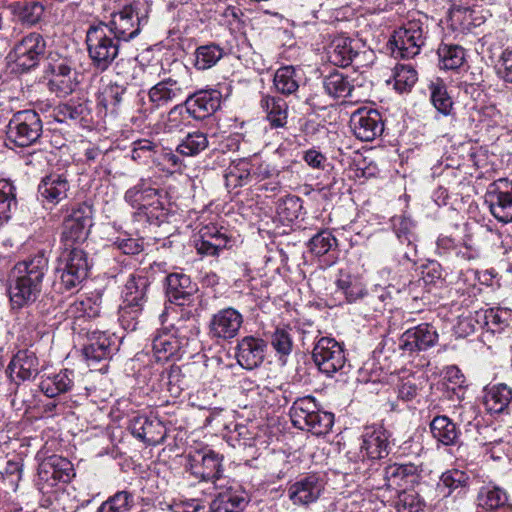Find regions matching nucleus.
<instances>
[{"label": "nucleus", "instance_id": "11", "mask_svg": "<svg viewBox=\"0 0 512 512\" xmlns=\"http://www.w3.org/2000/svg\"><path fill=\"white\" fill-rule=\"evenodd\" d=\"M43 132L40 115L31 109L17 111L7 125V139L18 147L36 143Z\"/></svg>", "mask_w": 512, "mask_h": 512}, {"label": "nucleus", "instance_id": "24", "mask_svg": "<svg viewBox=\"0 0 512 512\" xmlns=\"http://www.w3.org/2000/svg\"><path fill=\"white\" fill-rule=\"evenodd\" d=\"M437 340L438 333L436 329L428 323H422L406 330L400 336L398 346L403 352L412 354L433 347Z\"/></svg>", "mask_w": 512, "mask_h": 512}, {"label": "nucleus", "instance_id": "57", "mask_svg": "<svg viewBox=\"0 0 512 512\" xmlns=\"http://www.w3.org/2000/svg\"><path fill=\"white\" fill-rule=\"evenodd\" d=\"M425 503L418 493L412 488L397 492L394 508L397 512H420Z\"/></svg>", "mask_w": 512, "mask_h": 512}, {"label": "nucleus", "instance_id": "51", "mask_svg": "<svg viewBox=\"0 0 512 512\" xmlns=\"http://www.w3.org/2000/svg\"><path fill=\"white\" fill-rule=\"evenodd\" d=\"M270 344L281 360L293 350L292 329L289 326H278L270 335Z\"/></svg>", "mask_w": 512, "mask_h": 512}, {"label": "nucleus", "instance_id": "64", "mask_svg": "<svg viewBox=\"0 0 512 512\" xmlns=\"http://www.w3.org/2000/svg\"><path fill=\"white\" fill-rule=\"evenodd\" d=\"M494 67L500 79L512 84V48H506L500 52Z\"/></svg>", "mask_w": 512, "mask_h": 512}, {"label": "nucleus", "instance_id": "63", "mask_svg": "<svg viewBox=\"0 0 512 512\" xmlns=\"http://www.w3.org/2000/svg\"><path fill=\"white\" fill-rule=\"evenodd\" d=\"M444 380L447 382V390H451L457 399L464 395L465 376L456 366H449L445 370Z\"/></svg>", "mask_w": 512, "mask_h": 512}, {"label": "nucleus", "instance_id": "33", "mask_svg": "<svg viewBox=\"0 0 512 512\" xmlns=\"http://www.w3.org/2000/svg\"><path fill=\"white\" fill-rule=\"evenodd\" d=\"M54 117L60 123L73 121L82 126H87L92 121L91 109L86 101H69L60 104L54 109Z\"/></svg>", "mask_w": 512, "mask_h": 512}, {"label": "nucleus", "instance_id": "2", "mask_svg": "<svg viewBox=\"0 0 512 512\" xmlns=\"http://www.w3.org/2000/svg\"><path fill=\"white\" fill-rule=\"evenodd\" d=\"M47 271L48 258L44 253L14 265L7 280V292L13 310L28 307L38 299Z\"/></svg>", "mask_w": 512, "mask_h": 512}, {"label": "nucleus", "instance_id": "39", "mask_svg": "<svg viewBox=\"0 0 512 512\" xmlns=\"http://www.w3.org/2000/svg\"><path fill=\"white\" fill-rule=\"evenodd\" d=\"M9 9L22 24L28 26L38 24L45 12L44 5L39 1H16L9 5Z\"/></svg>", "mask_w": 512, "mask_h": 512}, {"label": "nucleus", "instance_id": "45", "mask_svg": "<svg viewBox=\"0 0 512 512\" xmlns=\"http://www.w3.org/2000/svg\"><path fill=\"white\" fill-rule=\"evenodd\" d=\"M300 80V73L295 67L283 66L275 72L273 82L279 93L288 96L298 91Z\"/></svg>", "mask_w": 512, "mask_h": 512}, {"label": "nucleus", "instance_id": "28", "mask_svg": "<svg viewBox=\"0 0 512 512\" xmlns=\"http://www.w3.org/2000/svg\"><path fill=\"white\" fill-rule=\"evenodd\" d=\"M129 429L133 436L149 446L162 444L166 438V428L157 418L135 416L130 420Z\"/></svg>", "mask_w": 512, "mask_h": 512}, {"label": "nucleus", "instance_id": "30", "mask_svg": "<svg viewBox=\"0 0 512 512\" xmlns=\"http://www.w3.org/2000/svg\"><path fill=\"white\" fill-rule=\"evenodd\" d=\"M210 503L209 512H244L249 503L247 493L238 485H227Z\"/></svg>", "mask_w": 512, "mask_h": 512}, {"label": "nucleus", "instance_id": "5", "mask_svg": "<svg viewBox=\"0 0 512 512\" xmlns=\"http://www.w3.org/2000/svg\"><path fill=\"white\" fill-rule=\"evenodd\" d=\"M85 44L92 67L101 73L118 57L121 45L102 21L87 28Z\"/></svg>", "mask_w": 512, "mask_h": 512}, {"label": "nucleus", "instance_id": "4", "mask_svg": "<svg viewBox=\"0 0 512 512\" xmlns=\"http://www.w3.org/2000/svg\"><path fill=\"white\" fill-rule=\"evenodd\" d=\"M199 328L193 317L180 318L170 327L158 330L152 338V351L157 361H167L180 357L182 348L188 345L189 339L198 334Z\"/></svg>", "mask_w": 512, "mask_h": 512}, {"label": "nucleus", "instance_id": "59", "mask_svg": "<svg viewBox=\"0 0 512 512\" xmlns=\"http://www.w3.org/2000/svg\"><path fill=\"white\" fill-rule=\"evenodd\" d=\"M310 251L316 256H322L338 246L337 239L331 231L323 229L309 240Z\"/></svg>", "mask_w": 512, "mask_h": 512}, {"label": "nucleus", "instance_id": "8", "mask_svg": "<svg viewBox=\"0 0 512 512\" xmlns=\"http://www.w3.org/2000/svg\"><path fill=\"white\" fill-rule=\"evenodd\" d=\"M293 425L314 435H326L334 424V414L319 408L312 396L298 398L289 411Z\"/></svg>", "mask_w": 512, "mask_h": 512}, {"label": "nucleus", "instance_id": "58", "mask_svg": "<svg viewBox=\"0 0 512 512\" xmlns=\"http://www.w3.org/2000/svg\"><path fill=\"white\" fill-rule=\"evenodd\" d=\"M417 79V72L411 65L398 64L394 68V88L400 93L410 91Z\"/></svg>", "mask_w": 512, "mask_h": 512}, {"label": "nucleus", "instance_id": "53", "mask_svg": "<svg viewBox=\"0 0 512 512\" xmlns=\"http://www.w3.org/2000/svg\"><path fill=\"white\" fill-rule=\"evenodd\" d=\"M158 154V145L148 139H139L132 143L130 157L138 164L147 165L155 163Z\"/></svg>", "mask_w": 512, "mask_h": 512}, {"label": "nucleus", "instance_id": "3", "mask_svg": "<svg viewBox=\"0 0 512 512\" xmlns=\"http://www.w3.org/2000/svg\"><path fill=\"white\" fill-rule=\"evenodd\" d=\"M149 280L143 273L129 274L121 291L119 306V322L126 331L133 332L138 328L147 303Z\"/></svg>", "mask_w": 512, "mask_h": 512}, {"label": "nucleus", "instance_id": "62", "mask_svg": "<svg viewBox=\"0 0 512 512\" xmlns=\"http://www.w3.org/2000/svg\"><path fill=\"white\" fill-rule=\"evenodd\" d=\"M128 98V88L124 84L111 83L104 92L103 101L116 111Z\"/></svg>", "mask_w": 512, "mask_h": 512}, {"label": "nucleus", "instance_id": "60", "mask_svg": "<svg viewBox=\"0 0 512 512\" xmlns=\"http://www.w3.org/2000/svg\"><path fill=\"white\" fill-rule=\"evenodd\" d=\"M67 313L70 317L75 319L80 318H96L100 314V307L92 301L91 298L83 300H76L70 304L67 309Z\"/></svg>", "mask_w": 512, "mask_h": 512}, {"label": "nucleus", "instance_id": "13", "mask_svg": "<svg viewBox=\"0 0 512 512\" xmlns=\"http://www.w3.org/2000/svg\"><path fill=\"white\" fill-rule=\"evenodd\" d=\"M48 60V71L51 73L49 90L58 97H65L75 91L79 85L80 74L75 68L74 61L58 53H50Z\"/></svg>", "mask_w": 512, "mask_h": 512}, {"label": "nucleus", "instance_id": "40", "mask_svg": "<svg viewBox=\"0 0 512 512\" xmlns=\"http://www.w3.org/2000/svg\"><path fill=\"white\" fill-rule=\"evenodd\" d=\"M323 88L333 98L354 97V85L346 75L337 70L324 76Z\"/></svg>", "mask_w": 512, "mask_h": 512}, {"label": "nucleus", "instance_id": "10", "mask_svg": "<svg viewBox=\"0 0 512 512\" xmlns=\"http://www.w3.org/2000/svg\"><path fill=\"white\" fill-rule=\"evenodd\" d=\"M161 192L150 178H141L127 189L124 200L136 209L139 215H144L148 221H159L166 216Z\"/></svg>", "mask_w": 512, "mask_h": 512}, {"label": "nucleus", "instance_id": "56", "mask_svg": "<svg viewBox=\"0 0 512 512\" xmlns=\"http://www.w3.org/2000/svg\"><path fill=\"white\" fill-rule=\"evenodd\" d=\"M134 505V496L126 490L118 491L104 501L97 512H128Z\"/></svg>", "mask_w": 512, "mask_h": 512}, {"label": "nucleus", "instance_id": "1", "mask_svg": "<svg viewBox=\"0 0 512 512\" xmlns=\"http://www.w3.org/2000/svg\"><path fill=\"white\" fill-rule=\"evenodd\" d=\"M93 208L87 202L77 204L65 217L60 235L62 251L57 272L64 291L78 290L88 277L90 263L80 245L87 239L92 226Z\"/></svg>", "mask_w": 512, "mask_h": 512}, {"label": "nucleus", "instance_id": "35", "mask_svg": "<svg viewBox=\"0 0 512 512\" xmlns=\"http://www.w3.org/2000/svg\"><path fill=\"white\" fill-rule=\"evenodd\" d=\"M266 119L272 128L284 127L288 118V104L279 96L264 95L260 101Z\"/></svg>", "mask_w": 512, "mask_h": 512}, {"label": "nucleus", "instance_id": "54", "mask_svg": "<svg viewBox=\"0 0 512 512\" xmlns=\"http://www.w3.org/2000/svg\"><path fill=\"white\" fill-rule=\"evenodd\" d=\"M303 201L296 195H288L277 203V214L283 221L294 222L302 215Z\"/></svg>", "mask_w": 512, "mask_h": 512}, {"label": "nucleus", "instance_id": "31", "mask_svg": "<svg viewBox=\"0 0 512 512\" xmlns=\"http://www.w3.org/2000/svg\"><path fill=\"white\" fill-rule=\"evenodd\" d=\"M353 43L354 40L343 35L333 37L325 48L328 61L338 67L350 65L358 54Z\"/></svg>", "mask_w": 512, "mask_h": 512}, {"label": "nucleus", "instance_id": "43", "mask_svg": "<svg viewBox=\"0 0 512 512\" xmlns=\"http://www.w3.org/2000/svg\"><path fill=\"white\" fill-rule=\"evenodd\" d=\"M224 49L217 43L210 42L200 45L194 52V67L205 71L214 67L224 56Z\"/></svg>", "mask_w": 512, "mask_h": 512}, {"label": "nucleus", "instance_id": "52", "mask_svg": "<svg viewBox=\"0 0 512 512\" xmlns=\"http://www.w3.org/2000/svg\"><path fill=\"white\" fill-rule=\"evenodd\" d=\"M365 291L362 283L350 275H342L336 281V293L342 294L348 303L362 300Z\"/></svg>", "mask_w": 512, "mask_h": 512}, {"label": "nucleus", "instance_id": "22", "mask_svg": "<svg viewBox=\"0 0 512 512\" xmlns=\"http://www.w3.org/2000/svg\"><path fill=\"white\" fill-rule=\"evenodd\" d=\"M118 350L117 337L105 331H91L83 346V355L89 365L108 360Z\"/></svg>", "mask_w": 512, "mask_h": 512}, {"label": "nucleus", "instance_id": "18", "mask_svg": "<svg viewBox=\"0 0 512 512\" xmlns=\"http://www.w3.org/2000/svg\"><path fill=\"white\" fill-rule=\"evenodd\" d=\"M243 322V315L237 309L233 307L220 309L210 318L209 336L217 342L230 341L238 335Z\"/></svg>", "mask_w": 512, "mask_h": 512}, {"label": "nucleus", "instance_id": "12", "mask_svg": "<svg viewBox=\"0 0 512 512\" xmlns=\"http://www.w3.org/2000/svg\"><path fill=\"white\" fill-rule=\"evenodd\" d=\"M46 53V41L44 37L31 32L15 43L8 54L9 60L14 64L17 72H28L35 69Z\"/></svg>", "mask_w": 512, "mask_h": 512}, {"label": "nucleus", "instance_id": "27", "mask_svg": "<svg viewBox=\"0 0 512 512\" xmlns=\"http://www.w3.org/2000/svg\"><path fill=\"white\" fill-rule=\"evenodd\" d=\"M39 478L53 487L58 483H68L75 476L72 463L58 455L43 460L38 467Z\"/></svg>", "mask_w": 512, "mask_h": 512}, {"label": "nucleus", "instance_id": "49", "mask_svg": "<svg viewBox=\"0 0 512 512\" xmlns=\"http://www.w3.org/2000/svg\"><path fill=\"white\" fill-rule=\"evenodd\" d=\"M209 141L206 133L199 130L188 133L177 145L176 152L184 157H195L206 150Z\"/></svg>", "mask_w": 512, "mask_h": 512}, {"label": "nucleus", "instance_id": "20", "mask_svg": "<svg viewBox=\"0 0 512 512\" xmlns=\"http://www.w3.org/2000/svg\"><path fill=\"white\" fill-rule=\"evenodd\" d=\"M187 89L184 81L169 76L149 89L148 100L153 109H161L182 100L186 96Z\"/></svg>", "mask_w": 512, "mask_h": 512}, {"label": "nucleus", "instance_id": "44", "mask_svg": "<svg viewBox=\"0 0 512 512\" xmlns=\"http://www.w3.org/2000/svg\"><path fill=\"white\" fill-rule=\"evenodd\" d=\"M227 237L215 227H206L201 234V239L196 242L198 253L215 256L226 247Z\"/></svg>", "mask_w": 512, "mask_h": 512}, {"label": "nucleus", "instance_id": "23", "mask_svg": "<svg viewBox=\"0 0 512 512\" xmlns=\"http://www.w3.org/2000/svg\"><path fill=\"white\" fill-rule=\"evenodd\" d=\"M222 94L216 89L199 90L184 100L187 114L195 120H204L214 114L221 105Z\"/></svg>", "mask_w": 512, "mask_h": 512}, {"label": "nucleus", "instance_id": "34", "mask_svg": "<svg viewBox=\"0 0 512 512\" xmlns=\"http://www.w3.org/2000/svg\"><path fill=\"white\" fill-rule=\"evenodd\" d=\"M8 369L21 380H29L38 374L39 360L33 351L20 350L10 361Z\"/></svg>", "mask_w": 512, "mask_h": 512}, {"label": "nucleus", "instance_id": "21", "mask_svg": "<svg viewBox=\"0 0 512 512\" xmlns=\"http://www.w3.org/2000/svg\"><path fill=\"white\" fill-rule=\"evenodd\" d=\"M325 483L318 474H307L290 484L287 490L288 497L294 505L308 506L316 502L324 491Z\"/></svg>", "mask_w": 512, "mask_h": 512}, {"label": "nucleus", "instance_id": "15", "mask_svg": "<svg viewBox=\"0 0 512 512\" xmlns=\"http://www.w3.org/2000/svg\"><path fill=\"white\" fill-rule=\"evenodd\" d=\"M425 43V32L420 21H409L394 31L390 40L394 57L413 58Z\"/></svg>", "mask_w": 512, "mask_h": 512}, {"label": "nucleus", "instance_id": "50", "mask_svg": "<svg viewBox=\"0 0 512 512\" xmlns=\"http://www.w3.org/2000/svg\"><path fill=\"white\" fill-rule=\"evenodd\" d=\"M17 205L16 187L10 180L0 179V221L8 222Z\"/></svg>", "mask_w": 512, "mask_h": 512}, {"label": "nucleus", "instance_id": "29", "mask_svg": "<svg viewBox=\"0 0 512 512\" xmlns=\"http://www.w3.org/2000/svg\"><path fill=\"white\" fill-rule=\"evenodd\" d=\"M70 188L66 173L52 172L41 179L38 193L43 201L56 205L67 198Z\"/></svg>", "mask_w": 512, "mask_h": 512}, {"label": "nucleus", "instance_id": "14", "mask_svg": "<svg viewBox=\"0 0 512 512\" xmlns=\"http://www.w3.org/2000/svg\"><path fill=\"white\" fill-rule=\"evenodd\" d=\"M312 359L321 373L332 377L345 366L344 346L334 338L321 337L313 347Z\"/></svg>", "mask_w": 512, "mask_h": 512}, {"label": "nucleus", "instance_id": "6", "mask_svg": "<svg viewBox=\"0 0 512 512\" xmlns=\"http://www.w3.org/2000/svg\"><path fill=\"white\" fill-rule=\"evenodd\" d=\"M419 466L413 463H393L369 473L368 481L373 489L389 490L396 493L413 488L421 480Z\"/></svg>", "mask_w": 512, "mask_h": 512}, {"label": "nucleus", "instance_id": "25", "mask_svg": "<svg viewBox=\"0 0 512 512\" xmlns=\"http://www.w3.org/2000/svg\"><path fill=\"white\" fill-rule=\"evenodd\" d=\"M166 293L171 303L190 306L196 300L198 286L184 273H171L166 276Z\"/></svg>", "mask_w": 512, "mask_h": 512}, {"label": "nucleus", "instance_id": "61", "mask_svg": "<svg viewBox=\"0 0 512 512\" xmlns=\"http://www.w3.org/2000/svg\"><path fill=\"white\" fill-rule=\"evenodd\" d=\"M485 314L483 310H477L474 312H470L466 316L460 317L458 321V330L461 335L467 336L471 333L478 331L479 329H484L485 324Z\"/></svg>", "mask_w": 512, "mask_h": 512}, {"label": "nucleus", "instance_id": "36", "mask_svg": "<svg viewBox=\"0 0 512 512\" xmlns=\"http://www.w3.org/2000/svg\"><path fill=\"white\" fill-rule=\"evenodd\" d=\"M511 401L512 389L506 384H497L484 391L483 404L491 414L504 412Z\"/></svg>", "mask_w": 512, "mask_h": 512}, {"label": "nucleus", "instance_id": "41", "mask_svg": "<svg viewBox=\"0 0 512 512\" xmlns=\"http://www.w3.org/2000/svg\"><path fill=\"white\" fill-rule=\"evenodd\" d=\"M470 482L469 475L462 470L451 469L442 473L438 482V489L443 496L448 497L452 493H465Z\"/></svg>", "mask_w": 512, "mask_h": 512}, {"label": "nucleus", "instance_id": "46", "mask_svg": "<svg viewBox=\"0 0 512 512\" xmlns=\"http://www.w3.org/2000/svg\"><path fill=\"white\" fill-rule=\"evenodd\" d=\"M508 500V493L499 486H483L477 494L478 506L487 510L503 508L508 504Z\"/></svg>", "mask_w": 512, "mask_h": 512}, {"label": "nucleus", "instance_id": "9", "mask_svg": "<svg viewBox=\"0 0 512 512\" xmlns=\"http://www.w3.org/2000/svg\"><path fill=\"white\" fill-rule=\"evenodd\" d=\"M224 456L212 449H203L187 456L186 470L198 482L210 483L214 489H224L229 479L224 475Z\"/></svg>", "mask_w": 512, "mask_h": 512}, {"label": "nucleus", "instance_id": "19", "mask_svg": "<svg viewBox=\"0 0 512 512\" xmlns=\"http://www.w3.org/2000/svg\"><path fill=\"white\" fill-rule=\"evenodd\" d=\"M350 127L357 139L369 142L382 134L384 122L376 109L361 107L351 114Z\"/></svg>", "mask_w": 512, "mask_h": 512}, {"label": "nucleus", "instance_id": "17", "mask_svg": "<svg viewBox=\"0 0 512 512\" xmlns=\"http://www.w3.org/2000/svg\"><path fill=\"white\" fill-rule=\"evenodd\" d=\"M390 433L380 425H367L361 434L359 456L364 463L366 460L375 461L387 457L390 453Z\"/></svg>", "mask_w": 512, "mask_h": 512}, {"label": "nucleus", "instance_id": "37", "mask_svg": "<svg viewBox=\"0 0 512 512\" xmlns=\"http://www.w3.org/2000/svg\"><path fill=\"white\" fill-rule=\"evenodd\" d=\"M432 436L445 446L457 445L460 439V430L447 416L439 415L430 423Z\"/></svg>", "mask_w": 512, "mask_h": 512}, {"label": "nucleus", "instance_id": "47", "mask_svg": "<svg viewBox=\"0 0 512 512\" xmlns=\"http://www.w3.org/2000/svg\"><path fill=\"white\" fill-rule=\"evenodd\" d=\"M253 166L254 162L246 158L233 162L225 175L227 187L236 188L248 184L253 178Z\"/></svg>", "mask_w": 512, "mask_h": 512}, {"label": "nucleus", "instance_id": "55", "mask_svg": "<svg viewBox=\"0 0 512 512\" xmlns=\"http://www.w3.org/2000/svg\"><path fill=\"white\" fill-rule=\"evenodd\" d=\"M190 115L187 114V106L184 102L174 105L167 113L164 121V131L174 133L181 131L190 121Z\"/></svg>", "mask_w": 512, "mask_h": 512}, {"label": "nucleus", "instance_id": "38", "mask_svg": "<svg viewBox=\"0 0 512 512\" xmlns=\"http://www.w3.org/2000/svg\"><path fill=\"white\" fill-rule=\"evenodd\" d=\"M74 385V372L64 369L53 376L42 378L39 388L49 398L71 390Z\"/></svg>", "mask_w": 512, "mask_h": 512}, {"label": "nucleus", "instance_id": "32", "mask_svg": "<svg viewBox=\"0 0 512 512\" xmlns=\"http://www.w3.org/2000/svg\"><path fill=\"white\" fill-rule=\"evenodd\" d=\"M393 230L399 242L406 244V250L402 252V259L414 261L417 254L416 235L413 221L405 216H395L392 219Z\"/></svg>", "mask_w": 512, "mask_h": 512}, {"label": "nucleus", "instance_id": "26", "mask_svg": "<svg viewBox=\"0 0 512 512\" xmlns=\"http://www.w3.org/2000/svg\"><path fill=\"white\" fill-rule=\"evenodd\" d=\"M267 342L255 336H244L236 346L235 357L238 364L247 370L259 367L264 359Z\"/></svg>", "mask_w": 512, "mask_h": 512}, {"label": "nucleus", "instance_id": "16", "mask_svg": "<svg viewBox=\"0 0 512 512\" xmlns=\"http://www.w3.org/2000/svg\"><path fill=\"white\" fill-rule=\"evenodd\" d=\"M485 204L488 205L491 214L502 223L512 222V181L500 178L490 183L487 187Z\"/></svg>", "mask_w": 512, "mask_h": 512}, {"label": "nucleus", "instance_id": "48", "mask_svg": "<svg viewBox=\"0 0 512 512\" xmlns=\"http://www.w3.org/2000/svg\"><path fill=\"white\" fill-rule=\"evenodd\" d=\"M430 100L435 109L444 116H448L453 110V100L448 93V87L446 83L437 78L435 81H431L429 84Z\"/></svg>", "mask_w": 512, "mask_h": 512}, {"label": "nucleus", "instance_id": "7", "mask_svg": "<svg viewBox=\"0 0 512 512\" xmlns=\"http://www.w3.org/2000/svg\"><path fill=\"white\" fill-rule=\"evenodd\" d=\"M150 4L143 1H134L132 4L112 14L111 20L105 23L109 32L120 42H129L136 38L143 26L148 23Z\"/></svg>", "mask_w": 512, "mask_h": 512}, {"label": "nucleus", "instance_id": "42", "mask_svg": "<svg viewBox=\"0 0 512 512\" xmlns=\"http://www.w3.org/2000/svg\"><path fill=\"white\" fill-rule=\"evenodd\" d=\"M439 66L444 70H458L466 62L465 49L457 44L443 43L438 47Z\"/></svg>", "mask_w": 512, "mask_h": 512}]
</instances>
